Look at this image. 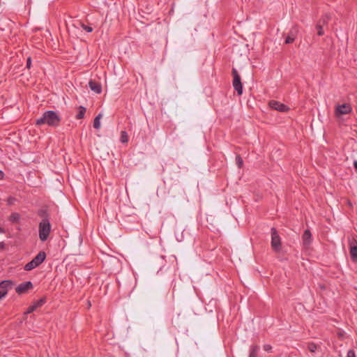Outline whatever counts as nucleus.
I'll return each instance as SVG.
<instances>
[{
    "mask_svg": "<svg viewBox=\"0 0 357 357\" xmlns=\"http://www.w3.org/2000/svg\"><path fill=\"white\" fill-rule=\"evenodd\" d=\"M52 231L50 220L45 219L41 220L38 225V236L42 242L46 241Z\"/></svg>",
    "mask_w": 357,
    "mask_h": 357,
    "instance_id": "nucleus-1",
    "label": "nucleus"
},
{
    "mask_svg": "<svg viewBox=\"0 0 357 357\" xmlns=\"http://www.w3.org/2000/svg\"><path fill=\"white\" fill-rule=\"evenodd\" d=\"M60 118L58 116L57 113H43V117L37 119V125L47 124L51 126H55L59 124Z\"/></svg>",
    "mask_w": 357,
    "mask_h": 357,
    "instance_id": "nucleus-2",
    "label": "nucleus"
},
{
    "mask_svg": "<svg viewBox=\"0 0 357 357\" xmlns=\"http://www.w3.org/2000/svg\"><path fill=\"white\" fill-rule=\"evenodd\" d=\"M271 248L276 252H279L282 249L281 238L274 227L271 228Z\"/></svg>",
    "mask_w": 357,
    "mask_h": 357,
    "instance_id": "nucleus-3",
    "label": "nucleus"
},
{
    "mask_svg": "<svg viewBox=\"0 0 357 357\" xmlns=\"http://www.w3.org/2000/svg\"><path fill=\"white\" fill-rule=\"evenodd\" d=\"M231 74L233 76L232 84L234 89L237 91L238 95H241L243 93V84L241 77L236 68H232Z\"/></svg>",
    "mask_w": 357,
    "mask_h": 357,
    "instance_id": "nucleus-4",
    "label": "nucleus"
},
{
    "mask_svg": "<svg viewBox=\"0 0 357 357\" xmlns=\"http://www.w3.org/2000/svg\"><path fill=\"white\" fill-rule=\"evenodd\" d=\"M331 20V16L329 14L326 13L321 16V17L315 26L316 30L317 31V35L319 36H321L324 34V31L323 26L327 24Z\"/></svg>",
    "mask_w": 357,
    "mask_h": 357,
    "instance_id": "nucleus-5",
    "label": "nucleus"
},
{
    "mask_svg": "<svg viewBox=\"0 0 357 357\" xmlns=\"http://www.w3.org/2000/svg\"><path fill=\"white\" fill-rule=\"evenodd\" d=\"M268 106L271 109L276 110L278 112H288L290 109L288 106L277 100H271L268 102Z\"/></svg>",
    "mask_w": 357,
    "mask_h": 357,
    "instance_id": "nucleus-6",
    "label": "nucleus"
},
{
    "mask_svg": "<svg viewBox=\"0 0 357 357\" xmlns=\"http://www.w3.org/2000/svg\"><path fill=\"white\" fill-rule=\"evenodd\" d=\"M46 300L45 298H42L39 300L35 301L24 312V314H30L36 311L38 308L40 307L45 304Z\"/></svg>",
    "mask_w": 357,
    "mask_h": 357,
    "instance_id": "nucleus-7",
    "label": "nucleus"
},
{
    "mask_svg": "<svg viewBox=\"0 0 357 357\" xmlns=\"http://www.w3.org/2000/svg\"><path fill=\"white\" fill-rule=\"evenodd\" d=\"M299 31V29L298 25L294 26L291 30L289 31V35L287 36L285 39V43L289 44L293 43L296 38V36Z\"/></svg>",
    "mask_w": 357,
    "mask_h": 357,
    "instance_id": "nucleus-8",
    "label": "nucleus"
},
{
    "mask_svg": "<svg viewBox=\"0 0 357 357\" xmlns=\"http://www.w3.org/2000/svg\"><path fill=\"white\" fill-rule=\"evenodd\" d=\"M89 86L91 91H94L97 94H99L102 92V86L100 83L96 82V80L91 79L89 82Z\"/></svg>",
    "mask_w": 357,
    "mask_h": 357,
    "instance_id": "nucleus-9",
    "label": "nucleus"
},
{
    "mask_svg": "<svg viewBox=\"0 0 357 357\" xmlns=\"http://www.w3.org/2000/svg\"><path fill=\"white\" fill-rule=\"evenodd\" d=\"M303 243L305 247H307L312 242V234L310 230L306 229L302 236Z\"/></svg>",
    "mask_w": 357,
    "mask_h": 357,
    "instance_id": "nucleus-10",
    "label": "nucleus"
},
{
    "mask_svg": "<svg viewBox=\"0 0 357 357\" xmlns=\"http://www.w3.org/2000/svg\"><path fill=\"white\" fill-rule=\"evenodd\" d=\"M45 258H46L45 252L43 251H40L32 260L38 266L45 261Z\"/></svg>",
    "mask_w": 357,
    "mask_h": 357,
    "instance_id": "nucleus-11",
    "label": "nucleus"
},
{
    "mask_svg": "<svg viewBox=\"0 0 357 357\" xmlns=\"http://www.w3.org/2000/svg\"><path fill=\"white\" fill-rule=\"evenodd\" d=\"M20 220L21 215L17 213H12L8 218V220L12 225L18 224Z\"/></svg>",
    "mask_w": 357,
    "mask_h": 357,
    "instance_id": "nucleus-12",
    "label": "nucleus"
},
{
    "mask_svg": "<svg viewBox=\"0 0 357 357\" xmlns=\"http://www.w3.org/2000/svg\"><path fill=\"white\" fill-rule=\"evenodd\" d=\"M351 105L348 103H344L342 105H337L335 109V112H351Z\"/></svg>",
    "mask_w": 357,
    "mask_h": 357,
    "instance_id": "nucleus-13",
    "label": "nucleus"
},
{
    "mask_svg": "<svg viewBox=\"0 0 357 357\" xmlns=\"http://www.w3.org/2000/svg\"><path fill=\"white\" fill-rule=\"evenodd\" d=\"M356 241L352 242L350 244V255L353 260L357 259V244Z\"/></svg>",
    "mask_w": 357,
    "mask_h": 357,
    "instance_id": "nucleus-14",
    "label": "nucleus"
},
{
    "mask_svg": "<svg viewBox=\"0 0 357 357\" xmlns=\"http://www.w3.org/2000/svg\"><path fill=\"white\" fill-rule=\"evenodd\" d=\"M102 118V113H99L98 116L95 118L93 121V128L96 129H99L100 128V119Z\"/></svg>",
    "mask_w": 357,
    "mask_h": 357,
    "instance_id": "nucleus-15",
    "label": "nucleus"
},
{
    "mask_svg": "<svg viewBox=\"0 0 357 357\" xmlns=\"http://www.w3.org/2000/svg\"><path fill=\"white\" fill-rule=\"evenodd\" d=\"M259 350V347L257 345L252 346L250 348V352L249 357H257V353Z\"/></svg>",
    "mask_w": 357,
    "mask_h": 357,
    "instance_id": "nucleus-16",
    "label": "nucleus"
},
{
    "mask_svg": "<svg viewBox=\"0 0 357 357\" xmlns=\"http://www.w3.org/2000/svg\"><path fill=\"white\" fill-rule=\"evenodd\" d=\"M38 215L42 218V220H50V215L45 209H40L38 212Z\"/></svg>",
    "mask_w": 357,
    "mask_h": 357,
    "instance_id": "nucleus-17",
    "label": "nucleus"
},
{
    "mask_svg": "<svg viewBox=\"0 0 357 357\" xmlns=\"http://www.w3.org/2000/svg\"><path fill=\"white\" fill-rule=\"evenodd\" d=\"M37 266H38L36 264V263H34V261L31 260L30 262H29L24 266V269L26 271H31L36 268Z\"/></svg>",
    "mask_w": 357,
    "mask_h": 357,
    "instance_id": "nucleus-18",
    "label": "nucleus"
},
{
    "mask_svg": "<svg viewBox=\"0 0 357 357\" xmlns=\"http://www.w3.org/2000/svg\"><path fill=\"white\" fill-rule=\"evenodd\" d=\"M120 141L122 143H126L128 141V137L126 131H121Z\"/></svg>",
    "mask_w": 357,
    "mask_h": 357,
    "instance_id": "nucleus-19",
    "label": "nucleus"
},
{
    "mask_svg": "<svg viewBox=\"0 0 357 357\" xmlns=\"http://www.w3.org/2000/svg\"><path fill=\"white\" fill-rule=\"evenodd\" d=\"M12 285V282L9 280H4L0 282V288L6 289L9 286Z\"/></svg>",
    "mask_w": 357,
    "mask_h": 357,
    "instance_id": "nucleus-20",
    "label": "nucleus"
},
{
    "mask_svg": "<svg viewBox=\"0 0 357 357\" xmlns=\"http://www.w3.org/2000/svg\"><path fill=\"white\" fill-rule=\"evenodd\" d=\"M317 349V346L313 343V342H310L308 344H307V349L311 352V353H314L316 351Z\"/></svg>",
    "mask_w": 357,
    "mask_h": 357,
    "instance_id": "nucleus-21",
    "label": "nucleus"
},
{
    "mask_svg": "<svg viewBox=\"0 0 357 357\" xmlns=\"http://www.w3.org/2000/svg\"><path fill=\"white\" fill-rule=\"evenodd\" d=\"M32 287H33V284L30 281L24 282V292L31 289Z\"/></svg>",
    "mask_w": 357,
    "mask_h": 357,
    "instance_id": "nucleus-22",
    "label": "nucleus"
},
{
    "mask_svg": "<svg viewBox=\"0 0 357 357\" xmlns=\"http://www.w3.org/2000/svg\"><path fill=\"white\" fill-rule=\"evenodd\" d=\"M82 27L83 28V29H84L85 31H86L89 33H91L93 31V28L89 26L82 24Z\"/></svg>",
    "mask_w": 357,
    "mask_h": 357,
    "instance_id": "nucleus-23",
    "label": "nucleus"
},
{
    "mask_svg": "<svg viewBox=\"0 0 357 357\" xmlns=\"http://www.w3.org/2000/svg\"><path fill=\"white\" fill-rule=\"evenodd\" d=\"M347 357H356L354 351L352 349L349 350L347 352Z\"/></svg>",
    "mask_w": 357,
    "mask_h": 357,
    "instance_id": "nucleus-24",
    "label": "nucleus"
},
{
    "mask_svg": "<svg viewBox=\"0 0 357 357\" xmlns=\"http://www.w3.org/2000/svg\"><path fill=\"white\" fill-rule=\"evenodd\" d=\"M31 65V56H29L26 59V68L28 69H30Z\"/></svg>",
    "mask_w": 357,
    "mask_h": 357,
    "instance_id": "nucleus-25",
    "label": "nucleus"
},
{
    "mask_svg": "<svg viewBox=\"0 0 357 357\" xmlns=\"http://www.w3.org/2000/svg\"><path fill=\"white\" fill-rule=\"evenodd\" d=\"M16 292L19 294H22V284H20L17 287H16Z\"/></svg>",
    "mask_w": 357,
    "mask_h": 357,
    "instance_id": "nucleus-26",
    "label": "nucleus"
},
{
    "mask_svg": "<svg viewBox=\"0 0 357 357\" xmlns=\"http://www.w3.org/2000/svg\"><path fill=\"white\" fill-rule=\"evenodd\" d=\"M7 294V291L5 289H2L0 291V300H1L3 298L6 296Z\"/></svg>",
    "mask_w": 357,
    "mask_h": 357,
    "instance_id": "nucleus-27",
    "label": "nucleus"
},
{
    "mask_svg": "<svg viewBox=\"0 0 357 357\" xmlns=\"http://www.w3.org/2000/svg\"><path fill=\"white\" fill-rule=\"evenodd\" d=\"M236 162H237L238 167H241L243 164V160L239 155H238L236 157Z\"/></svg>",
    "mask_w": 357,
    "mask_h": 357,
    "instance_id": "nucleus-28",
    "label": "nucleus"
},
{
    "mask_svg": "<svg viewBox=\"0 0 357 357\" xmlns=\"http://www.w3.org/2000/svg\"><path fill=\"white\" fill-rule=\"evenodd\" d=\"M347 113H342V112H340V113H335V116L337 118V119L338 121L340 120V119L342 118V115L344 114H346Z\"/></svg>",
    "mask_w": 357,
    "mask_h": 357,
    "instance_id": "nucleus-29",
    "label": "nucleus"
},
{
    "mask_svg": "<svg viewBox=\"0 0 357 357\" xmlns=\"http://www.w3.org/2000/svg\"><path fill=\"white\" fill-rule=\"evenodd\" d=\"M272 349V347L269 344H265L264 346V349L266 351H270Z\"/></svg>",
    "mask_w": 357,
    "mask_h": 357,
    "instance_id": "nucleus-30",
    "label": "nucleus"
},
{
    "mask_svg": "<svg viewBox=\"0 0 357 357\" xmlns=\"http://www.w3.org/2000/svg\"><path fill=\"white\" fill-rule=\"evenodd\" d=\"M15 198L10 197V198H8V204L9 205H12V204H14V202H15Z\"/></svg>",
    "mask_w": 357,
    "mask_h": 357,
    "instance_id": "nucleus-31",
    "label": "nucleus"
},
{
    "mask_svg": "<svg viewBox=\"0 0 357 357\" xmlns=\"http://www.w3.org/2000/svg\"><path fill=\"white\" fill-rule=\"evenodd\" d=\"M84 114H85V113H77V118L78 119H83V118H84Z\"/></svg>",
    "mask_w": 357,
    "mask_h": 357,
    "instance_id": "nucleus-32",
    "label": "nucleus"
},
{
    "mask_svg": "<svg viewBox=\"0 0 357 357\" xmlns=\"http://www.w3.org/2000/svg\"><path fill=\"white\" fill-rule=\"evenodd\" d=\"M4 176V173L0 170V179H2Z\"/></svg>",
    "mask_w": 357,
    "mask_h": 357,
    "instance_id": "nucleus-33",
    "label": "nucleus"
},
{
    "mask_svg": "<svg viewBox=\"0 0 357 357\" xmlns=\"http://www.w3.org/2000/svg\"><path fill=\"white\" fill-rule=\"evenodd\" d=\"M79 109H80L79 112H85V108L84 107H82V106H81L79 107Z\"/></svg>",
    "mask_w": 357,
    "mask_h": 357,
    "instance_id": "nucleus-34",
    "label": "nucleus"
},
{
    "mask_svg": "<svg viewBox=\"0 0 357 357\" xmlns=\"http://www.w3.org/2000/svg\"><path fill=\"white\" fill-rule=\"evenodd\" d=\"M5 232H6L5 230L0 227V233L5 234Z\"/></svg>",
    "mask_w": 357,
    "mask_h": 357,
    "instance_id": "nucleus-35",
    "label": "nucleus"
},
{
    "mask_svg": "<svg viewBox=\"0 0 357 357\" xmlns=\"http://www.w3.org/2000/svg\"><path fill=\"white\" fill-rule=\"evenodd\" d=\"M354 166L356 170L357 171V160L354 162Z\"/></svg>",
    "mask_w": 357,
    "mask_h": 357,
    "instance_id": "nucleus-36",
    "label": "nucleus"
},
{
    "mask_svg": "<svg viewBox=\"0 0 357 357\" xmlns=\"http://www.w3.org/2000/svg\"><path fill=\"white\" fill-rule=\"evenodd\" d=\"M4 245H5L4 243H3V242L0 243V248H3Z\"/></svg>",
    "mask_w": 357,
    "mask_h": 357,
    "instance_id": "nucleus-37",
    "label": "nucleus"
}]
</instances>
